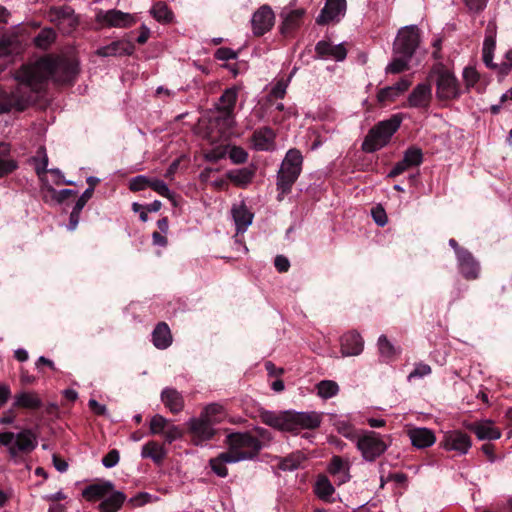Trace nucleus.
Segmentation results:
<instances>
[{
    "mask_svg": "<svg viewBox=\"0 0 512 512\" xmlns=\"http://www.w3.org/2000/svg\"><path fill=\"white\" fill-rule=\"evenodd\" d=\"M73 9L69 6L52 7L48 16L50 21L54 22L58 27H63V21H73Z\"/></svg>",
    "mask_w": 512,
    "mask_h": 512,
    "instance_id": "nucleus-37",
    "label": "nucleus"
},
{
    "mask_svg": "<svg viewBox=\"0 0 512 512\" xmlns=\"http://www.w3.org/2000/svg\"><path fill=\"white\" fill-rule=\"evenodd\" d=\"M328 472L336 478L339 485L346 483L350 479L349 464L340 456L332 457L328 466Z\"/></svg>",
    "mask_w": 512,
    "mask_h": 512,
    "instance_id": "nucleus-29",
    "label": "nucleus"
},
{
    "mask_svg": "<svg viewBox=\"0 0 512 512\" xmlns=\"http://www.w3.org/2000/svg\"><path fill=\"white\" fill-rule=\"evenodd\" d=\"M304 457L300 453H293L279 461V468L284 471H293L300 467Z\"/></svg>",
    "mask_w": 512,
    "mask_h": 512,
    "instance_id": "nucleus-45",
    "label": "nucleus"
},
{
    "mask_svg": "<svg viewBox=\"0 0 512 512\" xmlns=\"http://www.w3.org/2000/svg\"><path fill=\"white\" fill-rule=\"evenodd\" d=\"M433 72L437 75L436 96L439 100H452L461 95L459 82L450 70L438 67Z\"/></svg>",
    "mask_w": 512,
    "mask_h": 512,
    "instance_id": "nucleus-9",
    "label": "nucleus"
},
{
    "mask_svg": "<svg viewBox=\"0 0 512 512\" xmlns=\"http://www.w3.org/2000/svg\"><path fill=\"white\" fill-rule=\"evenodd\" d=\"M202 417L208 420L214 426L223 421L225 413L223 406L217 403L207 405L200 413Z\"/></svg>",
    "mask_w": 512,
    "mask_h": 512,
    "instance_id": "nucleus-38",
    "label": "nucleus"
},
{
    "mask_svg": "<svg viewBox=\"0 0 512 512\" xmlns=\"http://www.w3.org/2000/svg\"><path fill=\"white\" fill-rule=\"evenodd\" d=\"M458 267L460 273L468 280L478 278L480 273V266L473 255L467 250L461 252L457 257Z\"/></svg>",
    "mask_w": 512,
    "mask_h": 512,
    "instance_id": "nucleus-24",
    "label": "nucleus"
},
{
    "mask_svg": "<svg viewBox=\"0 0 512 512\" xmlns=\"http://www.w3.org/2000/svg\"><path fill=\"white\" fill-rule=\"evenodd\" d=\"M372 217H373L375 223L381 227L385 226L388 222L386 212L380 206L372 209Z\"/></svg>",
    "mask_w": 512,
    "mask_h": 512,
    "instance_id": "nucleus-63",
    "label": "nucleus"
},
{
    "mask_svg": "<svg viewBox=\"0 0 512 512\" xmlns=\"http://www.w3.org/2000/svg\"><path fill=\"white\" fill-rule=\"evenodd\" d=\"M420 43L419 29L415 25L405 26L398 31L394 41V54H403L411 57Z\"/></svg>",
    "mask_w": 512,
    "mask_h": 512,
    "instance_id": "nucleus-11",
    "label": "nucleus"
},
{
    "mask_svg": "<svg viewBox=\"0 0 512 512\" xmlns=\"http://www.w3.org/2000/svg\"><path fill=\"white\" fill-rule=\"evenodd\" d=\"M95 18L97 23L105 27L124 28L135 23L133 15L116 9L107 11L99 10Z\"/></svg>",
    "mask_w": 512,
    "mask_h": 512,
    "instance_id": "nucleus-13",
    "label": "nucleus"
},
{
    "mask_svg": "<svg viewBox=\"0 0 512 512\" xmlns=\"http://www.w3.org/2000/svg\"><path fill=\"white\" fill-rule=\"evenodd\" d=\"M209 463L212 471L217 476L224 478L228 475L226 464L236 463V461H232L231 455L225 451L219 454L216 458L210 459Z\"/></svg>",
    "mask_w": 512,
    "mask_h": 512,
    "instance_id": "nucleus-36",
    "label": "nucleus"
},
{
    "mask_svg": "<svg viewBox=\"0 0 512 512\" xmlns=\"http://www.w3.org/2000/svg\"><path fill=\"white\" fill-rule=\"evenodd\" d=\"M432 100V88L428 83L417 84L407 98V107L423 109L429 108Z\"/></svg>",
    "mask_w": 512,
    "mask_h": 512,
    "instance_id": "nucleus-15",
    "label": "nucleus"
},
{
    "mask_svg": "<svg viewBox=\"0 0 512 512\" xmlns=\"http://www.w3.org/2000/svg\"><path fill=\"white\" fill-rule=\"evenodd\" d=\"M255 432H236L227 436V452L231 455L232 461L240 462L251 460L258 456L263 448L262 440L269 441L270 434L264 428L257 427Z\"/></svg>",
    "mask_w": 512,
    "mask_h": 512,
    "instance_id": "nucleus-3",
    "label": "nucleus"
},
{
    "mask_svg": "<svg viewBox=\"0 0 512 512\" xmlns=\"http://www.w3.org/2000/svg\"><path fill=\"white\" fill-rule=\"evenodd\" d=\"M126 500V496L121 491H112L104 500L99 504L100 512H117L122 507Z\"/></svg>",
    "mask_w": 512,
    "mask_h": 512,
    "instance_id": "nucleus-33",
    "label": "nucleus"
},
{
    "mask_svg": "<svg viewBox=\"0 0 512 512\" xmlns=\"http://www.w3.org/2000/svg\"><path fill=\"white\" fill-rule=\"evenodd\" d=\"M403 158L411 167H417L423 161V153L419 148L410 147L405 151Z\"/></svg>",
    "mask_w": 512,
    "mask_h": 512,
    "instance_id": "nucleus-51",
    "label": "nucleus"
},
{
    "mask_svg": "<svg viewBox=\"0 0 512 512\" xmlns=\"http://www.w3.org/2000/svg\"><path fill=\"white\" fill-rule=\"evenodd\" d=\"M153 178L146 175H138L129 180V189L133 192L142 191L146 188H150V183Z\"/></svg>",
    "mask_w": 512,
    "mask_h": 512,
    "instance_id": "nucleus-52",
    "label": "nucleus"
},
{
    "mask_svg": "<svg viewBox=\"0 0 512 512\" xmlns=\"http://www.w3.org/2000/svg\"><path fill=\"white\" fill-rule=\"evenodd\" d=\"M439 446L447 452L454 453L456 456H464L468 454L472 447V439L462 430H449L443 433Z\"/></svg>",
    "mask_w": 512,
    "mask_h": 512,
    "instance_id": "nucleus-10",
    "label": "nucleus"
},
{
    "mask_svg": "<svg viewBox=\"0 0 512 512\" xmlns=\"http://www.w3.org/2000/svg\"><path fill=\"white\" fill-rule=\"evenodd\" d=\"M496 47V39L485 37L482 48V57L487 67H495L493 64V53Z\"/></svg>",
    "mask_w": 512,
    "mask_h": 512,
    "instance_id": "nucleus-46",
    "label": "nucleus"
},
{
    "mask_svg": "<svg viewBox=\"0 0 512 512\" xmlns=\"http://www.w3.org/2000/svg\"><path fill=\"white\" fill-rule=\"evenodd\" d=\"M113 488L114 485L110 481L91 484L82 491V496L87 501L94 502L108 496Z\"/></svg>",
    "mask_w": 512,
    "mask_h": 512,
    "instance_id": "nucleus-28",
    "label": "nucleus"
},
{
    "mask_svg": "<svg viewBox=\"0 0 512 512\" xmlns=\"http://www.w3.org/2000/svg\"><path fill=\"white\" fill-rule=\"evenodd\" d=\"M20 51L21 43L16 35H3L0 38V71H3Z\"/></svg>",
    "mask_w": 512,
    "mask_h": 512,
    "instance_id": "nucleus-16",
    "label": "nucleus"
},
{
    "mask_svg": "<svg viewBox=\"0 0 512 512\" xmlns=\"http://www.w3.org/2000/svg\"><path fill=\"white\" fill-rule=\"evenodd\" d=\"M274 19L275 16L272 9L267 5L261 6L251 19L253 33L257 36H262L272 28Z\"/></svg>",
    "mask_w": 512,
    "mask_h": 512,
    "instance_id": "nucleus-17",
    "label": "nucleus"
},
{
    "mask_svg": "<svg viewBox=\"0 0 512 512\" xmlns=\"http://www.w3.org/2000/svg\"><path fill=\"white\" fill-rule=\"evenodd\" d=\"M378 349H379L380 355L385 359H391L397 353L396 348L387 339V337L385 335H381L378 338Z\"/></svg>",
    "mask_w": 512,
    "mask_h": 512,
    "instance_id": "nucleus-50",
    "label": "nucleus"
},
{
    "mask_svg": "<svg viewBox=\"0 0 512 512\" xmlns=\"http://www.w3.org/2000/svg\"><path fill=\"white\" fill-rule=\"evenodd\" d=\"M152 342L157 349H166L172 344V335L169 326L165 322L156 325L152 332Z\"/></svg>",
    "mask_w": 512,
    "mask_h": 512,
    "instance_id": "nucleus-32",
    "label": "nucleus"
},
{
    "mask_svg": "<svg viewBox=\"0 0 512 512\" xmlns=\"http://www.w3.org/2000/svg\"><path fill=\"white\" fill-rule=\"evenodd\" d=\"M56 40V32L52 28L42 29L34 38V45L42 50L48 49Z\"/></svg>",
    "mask_w": 512,
    "mask_h": 512,
    "instance_id": "nucleus-41",
    "label": "nucleus"
},
{
    "mask_svg": "<svg viewBox=\"0 0 512 512\" xmlns=\"http://www.w3.org/2000/svg\"><path fill=\"white\" fill-rule=\"evenodd\" d=\"M334 492L335 488L330 480L326 476H319L314 486L316 496L324 502L332 503Z\"/></svg>",
    "mask_w": 512,
    "mask_h": 512,
    "instance_id": "nucleus-34",
    "label": "nucleus"
},
{
    "mask_svg": "<svg viewBox=\"0 0 512 512\" xmlns=\"http://www.w3.org/2000/svg\"><path fill=\"white\" fill-rule=\"evenodd\" d=\"M275 133L269 127L257 129L252 136L253 148L258 151H269L274 148Z\"/></svg>",
    "mask_w": 512,
    "mask_h": 512,
    "instance_id": "nucleus-25",
    "label": "nucleus"
},
{
    "mask_svg": "<svg viewBox=\"0 0 512 512\" xmlns=\"http://www.w3.org/2000/svg\"><path fill=\"white\" fill-rule=\"evenodd\" d=\"M290 78L287 80L281 79L272 87L270 94L277 99H282L289 84Z\"/></svg>",
    "mask_w": 512,
    "mask_h": 512,
    "instance_id": "nucleus-58",
    "label": "nucleus"
},
{
    "mask_svg": "<svg viewBox=\"0 0 512 512\" xmlns=\"http://www.w3.org/2000/svg\"><path fill=\"white\" fill-rule=\"evenodd\" d=\"M412 446L417 449L431 447L436 442V435L433 430L426 427H411L407 430Z\"/></svg>",
    "mask_w": 512,
    "mask_h": 512,
    "instance_id": "nucleus-20",
    "label": "nucleus"
},
{
    "mask_svg": "<svg viewBox=\"0 0 512 512\" xmlns=\"http://www.w3.org/2000/svg\"><path fill=\"white\" fill-rule=\"evenodd\" d=\"M187 427L191 435V441L197 446L210 441L216 434L214 425L201 415L190 418L187 421Z\"/></svg>",
    "mask_w": 512,
    "mask_h": 512,
    "instance_id": "nucleus-12",
    "label": "nucleus"
},
{
    "mask_svg": "<svg viewBox=\"0 0 512 512\" xmlns=\"http://www.w3.org/2000/svg\"><path fill=\"white\" fill-rule=\"evenodd\" d=\"M411 57H406L403 54H394L392 61L386 66L385 72L387 74H398L408 70Z\"/></svg>",
    "mask_w": 512,
    "mask_h": 512,
    "instance_id": "nucleus-40",
    "label": "nucleus"
},
{
    "mask_svg": "<svg viewBox=\"0 0 512 512\" xmlns=\"http://www.w3.org/2000/svg\"><path fill=\"white\" fill-rule=\"evenodd\" d=\"M238 97V89L231 87L226 89L217 103V110L221 113L222 118L230 123L234 118V109Z\"/></svg>",
    "mask_w": 512,
    "mask_h": 512,
    "instance_id": "nucleus-21",
    "label": "nucleus"
},
{
    "mask_svg": "<svg viewBox=\"0 0 512 512\" xmlns=\"http://www.w3.org/2000/svg\"><path fill=\"white\" fill-rule=\"evenodd\" d=\"M303 14L304 11L301 9L293 10L287 13L284 17L282 31L286 32L297 27L300 23Z\"/></svg>",
    "mask_w": 512,
    "mask_h": 512,
    "instance_id": "nucleus-47",
    "label": "nucleus"
},
{
    "mask_svg": "<svg viewBox=\"0 0 512 512\" xmlns=\"http://www.w3.org/2000/svg\"><path fill=\"white\" fill-rule=\"evenodd\" d=\"M228 155L234 164L245 163L248 159V153L239 146H232L228 152Z\"/></svg>",
    "mask_w": 512,
    "mask_h": 512,
    "instance_id": "nucleus-53",
    "label": "nucleus"
},
{
    "mask_svg": "<svg viewBox=\"0 0 512 512\" xmlns=\"http://www.w3.org/2000/svg\"><path fill=\"white\" fill-rule=\"evenodd\" d=\"M79 72L78 63L65 57L46 56L34 63L22 65L17 78L32 85L38 94L48 79L61 84L74 81Z\"/></svg>",
    "mask_w": 512,
    "mask_h": 512,
    "instance_id": "nucleus-1",
    "label": "nucleus"
},
{
    "mask_svg": "<svg viewBox=\"0 0 512 512\" xmlns=\"http://www.w3.org/2000/svg\"><path fill=\"white\" fill-rule=\"evenodd\" d=\"M16 168V161L11 159H0V178L10 174Z\"/></svg>",
    "mask_w": 512,
    "mask_h": 512,
    "instance_id": "nucleus-62",
    "label": "nucleus"
},
{
    "mask_svg": "<svg viewBox=\"0 0 512 512\" xmlns=\"http://www.w3.org/2000/svg\"><path fill=\"white\" fill-rule=\"evenodd\" d=\"M141 457L149 458L156 464H160L166 457V450L161 444L155 441H149L143 445L141 450Z\"/></svg>",
    "mask_w": 512,
    "mask_h": 512,
    "instance_id": "nucleus-35",
    "label": "nucleus"
},
{
    "mask_svg": "<svg viewBox=\"0 0 512 512\" xmlns=\"http://www.w3.org/2000/svg\"><path fill=\"white\" fill-rule=\"evenodd\" d=\"M463 79L467 88L473 87L479 80V74L473 67H466L463 70Z\"/></svg>",
    "mask_w": 512,
    "mask_h": 512,
    "instance_id": "nucleus-56",
    "label": "nucleus"
},
{
    "mask_svg": "<svg viewBox=\"0 0 512 512\" xmlns=\"http://www.w3.org/2000/svg\"><path fill=\"white\" fill-rule=\"evenodd\" d=\"M161 400L171 413L177 414L184 408V398L182 394L174 388H165L161 393Z\"/></svg>",
    "mask_w": 512,
    "mask_h": 512,
    "instance_id": "nucleus-27",
    "label": "nucleus"
},
{
    "mask_svg": "<svg viewBox=\"0 0 512 512\" xmlns=\"http://www.w3.org/2000/svg\"><path fill=\"white\" fill-rule=\"evenodd\" d=\"M412 84L411 77H403L395 84L381 88L377 93V100L383 104L393 102L402 94H404Z\"/></svg>",
    "mask_w": 512,
    "mask_h": 512,
    "instance_id": "nucleus-19",
    "label": "nucleus"
},
{
    "mask_svg": "<svg viewBox=\"0 0 512 512\" xmlns=\"http://www.w3.org/2000/svg\"><path fill=\"white\" fill-rule=\"evenodd\" d=\"M18 70L14 73V79L18 82L17 87L11 91L0 90V114L9 113L13 110L22 112L27 109L37 97L32 85L17 78Z\"/></svg>",
    "mask_w": 512,
    "mask_h": 512,
    "instance_id": "nucleus-5",
    "label": "nucleus"
},
{
    "mask_svg": "<svg viewBox=\"0 0 512 512\" xmlns=\"http://www.w3.org/2000/svg\"><path fill=\"white\" fill-rule=\"evenodd\" d=\"M401 122L402 118L397 114L387 120L380 121L369 130L362 143V150L373 153L386 146L393 134L399 129Z\"/></svg>",
    "mask_w": 512,
    "mask_h": 512,
    "instance_id": "nucleus-6",
    "label": "nucleus"
},
{
    "mask_svg": "<svg viewBox=\"0 0 512 512\" xmlns=\"http://www.w3.org/2000/svg\"><path fill=\"white\" fill-rule=\"evenodd\" d=\"M386 439H390V436H382L375 431L362 430L355 442L362 458L368 462H372L388 449L389 443Z\"/></svg>",
    "mask_w": 512,
    "mask_h": 512,
    "instance_id": "nucleus-8",
    "label": "nucleus"
},
{
    "mask_svg": "<svg viewBox=\"0 0 512 512\" xmlns=\"http://www.w3.org/2000/svg\"><path fill=\"white\" fill-rule=\"evenodd\" d=\"M120 460V454L119 451L116 449H113L109 451L102 459V464L106 468H112L118 464Z\"/></svg>",
    "mask_w": 512,
    "mask_h": 512,
    "instance_id": "nucleus-59",
    "label": "nucleus"
},
{
    "mask_svg": "<svg viewBox=\"0 0 512 512\" xmlns=\"http://www.w3.org/2000/svg\"><path fill=\"white\" fill-rule=\"evenodd\" d=\"M431 367L425 363H417L412 372L408 375V381L416 378H423L431 374Z\"/></svg>",
    "mask_w": 512,
    "mask_h": 512,
    "instance_id": "nucleus-55",
    "label": "nucleus"
},
{
    "mask_svg": "<svg viewBox=\"0 0 512 512\" xmlns=\"http://www.w3.org/2000/svg\"><path fill=\"white\" fill-rule=\"evenodd\" d=\"M337 431L343 435L345 438L356 441L360 432H358L349 422L345 420H338L335 423Z\"/></svg>",
    "mask_w": 512,
    "mask_h": 512,
    "instance_id": "nucleus-48",
    "label": "nucleus"
},
{
    "mask_svg": "<svg viewBox=\"0 0 512 512\" xmlns=\"http://www.w3.org/2000/svg\"><path fill=\"white\" fill-rule=\"evenodd\" d=\"M227 177L236 185L244 187L248 185L253 177L254 171L247 167L231 170L227 173Z\"/></svg>",
    "mask_w": 512,
    "mask_h": 512,
    "instance_id": "nucleus-39",
    "label": "nucleus"
},
{
    "mask_svg": "<svg viewBox=\"0 0 512 512\" xmlns=\"http://www.w3.org/2000/svg\"><path fill=\"white\" fill-rule=\"evenodd\" d=\"M92 196H93V189L92 188H87L81 194V196L78 198V200L76 201V203L74 205V208H76L77 210L82 211L83 208L85 207V205L87 204V202L92 198Z\"/></svg>",
    "mask_w": 512,
    "mask_h": 512,
    "instance_id": "nucleus-64",
    "label": "nucleus"
},
{
    "mask_svg": "<svg viewBox=\"0 0 512 512\" xmlns=\"http://www.w3.org/2000/svg\"><path fill=\"white\" fill-rule=\"evenodd\" d=\"M469 429L477 436L479 440H496L501 437L500 430L496 428L490 421L471 424Z\"/></svg>",
    "mask_w": 512,
    "mask_h": 512,
    "instance_id": "nucleus-30",
    "label": "nucleus"
},
{
    "mask_svg": "<svg viewBox=\"0 0 512 512\" xmlns=\"http://www.w3.org/2000/svg\"><path fill=\"white\" fill-rule=\"evenodd\" d=\"M215 58L221 61L233 60L237 58V53L231 48L221 47L216 50Z\"/></svg>",
    "mask_w": 512,
    "mask_h": 512,
    "instance_id": "nucleus-61",
    "label": "nucleus"
},
{
    "mask_svg": "<svg viewBox=\"0 0 512 512\" xmlns=\"http://www.w3.org/2000/svg\"><path fill=\"white\" fill-rule=\"evenodd\" d=\"M317 394L323 399L336 396L339 392V385L333 380H322L316 385Z\"/></svg>",
    "mask_w": 512,
    "mask_h": 512,
    "instance_id": "nucleus-43",
    "label": "nucleus"
},
{
    "mask_svg": "<svg viewBox=\"0 0 512 512\" xmlns=\"http://www.w3.org/2000/svg\"><path fill=\"white\" fill-rule=\"evenodd\" d=\"M150 188L162 197L167 198L171 203L176 206V195L172 192L168 185L158 178H153L150 183Z\"/></svg>",
    "mask_w": 512,
    "mask_h": 512,
    "instance_id": "nucleus-44",
    "label": "nucleus"
},
{
    "mask_svg": "<svg viewBox=\"0 0 512 512\" xmlns=\"http://www.w3.org/2000/svg\"><path fill=\"white\" fill-rule=\"evenodd\" d=\"M346 13V0H326L325 6L316 18L320 25L339 22Z\"/></svg>",
    "mask_w": 512,
    "mask_h": 512,
    "instance_id": "nucleus-14",
    "label": "nucleus"
},
{
    "mask_svg": "<svg viewBox=\"0 0 512 512\" xmlns=\"http://www.w3.org/2000/svg\"><path fill=\"white\" fill-rule=\"evenodd\" d=\"M42 400L36 392L22 391L14 396L13 407L37 410L42 407Z\"/></svg>",
    "mask_w": 512,
    "mask_h": 512,
    "instance_id": "nucleus-31",
    "label": "nucleus"
},
{
    "mask_svg": "<svg viewBox=\"0 0 512 512\" xmlns=\"http://www.w3.org/2000/svg\"><path fill=\"white\" fill-rule=\"evenodd\" d=\"M363 347V339L356 332H349L341 337V354L343 357L357 356L361 354Z\"/></svg>",
    "mask_w": 512,
    "mask_h": 512,
    "instance_id": "nucleus-23",
    "label": "nucleus"
},
{
    "mask_svg": "<svg viewBox=\"0 0 512 512\" xmlns=\"http://www.w3.org/2000/svg\"><path fill=\"white\" fill-rule=\"evenodd\" d=\"M150 13L158 22L161 23H169L173 19L172 11L164 2H156L152 6Z\"/></svg>",
    "mask_w": 512,
    "mask_h": 512,
    "instance_id": "nucleus-42",
    "label": "nucleus"
},
{
    "mask_svg": "<svg viewBox=\"0 0 512 512\" xmlns=\"http://www.w3.org/2000/svg\"><path fill=\"white\" fill-rule=\"evenodd\" d=\"M169 420L163 417L160 414L154 415L150 420V433L152 435L164 434L167 425L169 424Z\"/></svg>",
    "mask_w": 512,
    "mask_h": 512,
    "instance_id": "nucleus-49",
    "label": "nucleus"
},
{
    "mask_svg": "<svg viewBox=\"0 0 512 512\" xmlns=\"http://www.w3.org/2000/svg\"><path fill=\"white\" fill-rule=\"evenodd\" d=\"M317 56L325 60L343 61L347 56V49L343 43L332 44L330 41L321 40L315 46Z\"/></svg>",
    "mask_w": 512,
    "mask_h": 512,
    "instance_id": "nucleus-18",
    "label": "nucleus"
},
{
    "mask_svg": "<svg viewBox=\"0 0 512 512\" xmlns=\"http://www.w3.org/2000/svg\"><path fill=\"white\" fill-rule=\"evenodd\" d=\"M37 437L31 429L19 433H0V444L5 446L12 458L31 453L37 447Z\"/></svg>",
    "mask_w": 512,
    "mask_h": 512,
    "instance_id": "nucleus-7",
    "label": "nucleus"
},
{
    "mask_svg": "<svg viewBox=\"0 0 512 512\" xmlns=\"http://www.w3.org/2000/svg\"><path fill=\"white\" fill-rule=\"evenodd\" d=\"M261 421L275 429L286 432H298L302 429H316L322 422V415L316 411H262Z\"/></svg>",
    "mask_w": 512,
    "mask_h": 512,
    "instance_id": "nucleus-2",
    "label": "nucleus"
},
{
    "mask_svg": "<svg viewBox=\"0 0 512 512\" xmlns=\"http://www.w3.org/2000/svg\"><path fill=\"white\" fill-rule=\"evenodd\" d=\"M231 215L237 233L246 232L254 219V214L248 209L244 201H240L232 205Z\"/></svg>",
    "mask_w": 512,
    "mask_h": 512,
    "instance_id": "nucleus-22",
    "label": "nucleus"
},
{
    "mask_svg": "<svg viewBox=\"0 0 512 512\" xmlns=\"http://www.w3.org/2000/svg\"><path fill=\"white\" fill-rule=\"evenodd\" d=\"M465 6L472 13L482 12L488 3V0H463Z\"/></svg>",
    "mask_w": 512,
    "mask_h": 512,
    "instance_id": "nucleus-60",
    "label": "nucleus"
},
{
    "mask_svg": "<svg viewBox=\"0 0 512 512\" xmlns=\"http://www.w3.org/2000/svg\"><path fill=\"white\" fill-rule=\"evenodd\" d=\"M158 498L147 492H140L130 499L134 506H143L145 504L156 501Z\"/></svg>",
    "mask_w": 512,
    "mask_h": 512,
    "instance_id": "nucleus-57",
    "label": "nucleus"
},
{
    "mask_svg": "<svg viewBox=\"0 0 512 512\" xmlns=\"http://www.w3.org/2000/svg\"><path fill=\"white\" fill-rule=\"evenodd\" d=\"M303 156L296 149H289L277 172L276 188L278 191L277 200L282 201L292 190L302 171Z\"/></svg>",
    "mask_w": 512,
    "mask_h": 512,
    "instance_id": "nucleus-4",
    "label": "nucleus"
},
{
    "mask_svg": "<svg viewBox=\"0 0 512 512\" xmlns=\"http://www.w3.org/2000/svg\"><path fill=\"white\" fill-rule=\"evenodd\" d=\"M134 45L126 40L114 41L106 46L97 49V55L101 57L131 55Z\"/></svg>",
    "mask_w": 512,
    "mask_h": 512,
    "instance_id": "nucleus-26",
    "label": "nucleus"
},
{
    "mask_svg": "<svg viewBox=\"0 0 512 512\" xmlns=\"http://www.w3.org/2000/svg\"><path fill=\"white\" fill-rule=\"evenodd\" d=\"M163 437L167 443L171 444L175 440L180 439L182 437V430L179 426L169 422L163 434Z\"/></svg>",
    "mask_w": 512,
    "mask_h": 512,
    "instance_id": "nucleus-54",
    "label": "nucleus"
}]
</instances>
